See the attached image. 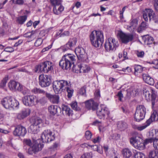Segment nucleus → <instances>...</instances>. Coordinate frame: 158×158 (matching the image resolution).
Returning <instances> with one entry per match:
<instances>
[{
	"label": "nucleus",
	"mask_w": 158,
	"mask_h": 158,
	"mask_svg": "<svg viewBox=\"0 0 158 158\" xmlns=\"http://www.w3.org/2000/svg\"><path fill=\"white\" fill-rule=\"evenodd\" d=\"M43 65H44V63L37 66L36 67V69L35 72H39L43 71L44 73V69H44V66Z\"/></svg>",
	"instance_id": "a19ab883"
},
{
	"label": "nucleus",
	"mask_w": 158,
	"mask_h": 158,
	"mask_svg": "<svg viewBox=\"0 0 158 158\" xmlns=\"http://www.w3.org/2000/svg\"><path fill=\"white\" fill-rule=\"evenodd\" d=\"M71 106L72 108L75 110H78L77 103L76 102H72L71 104Z\"/></svg>",
	"instance_id": "4d7b16f0"
},
{
	"label": "nucleus",
	"mask_w": 158,
	"mask_h": 158,
	"mask_svg": "<svg viewBox=\"0 0 158 158\" xmlns=\"http://www.w3.org/2000/svg\"><path fill=\"white\" fill-rule=\"evenodd\" d=\"M122 152L123 157L125 158H129L132 155L131 150L128 148L123 149Z\"/></svg>",
	"instance_id": "7c9ffc66"
},
{
	"label": "nucleus",
	"mask_w": 158,
	"mask_h": 158,
	"mask_svg": "<svg viewBox=\"0 0 158 158\" xmlns=\"http://www.w3.org/2000/svg\"><path fill=\"white\" fill-rule=\"evenodd\" d=\"M83 146H85L86 147H87V146H89L91 148H92V149L94 151H96L97 150L98 148V147H99V146H98L97 145H88V144H85L83 145Z\"/></svg>",
	"instance_id": "6e6d98bb"
},
{
	"label": "nucleus",
	"mask_w": 158,
	"mask_h": 158,
	"mask_svg": "<svg viewBox=\"0 0 158 158\" xmlns=\"http://www.w3.org/2000/svg\"><path fill=\"white\" fill-rule=\"evenodd\" d=\"M10 89H22L23 88V85L20 83L11 80L8 84Z\"/></svg>",
	"instance_id": "4be33fe9"
},
{
	"label": "nucleus",
	"mask_w": 158,
	"mask_h": 158,
	"mask_svg": "<svg viewBox=\"0 0 158 158\" xmlns=\"http://www.w3.org/2000/svg\"><path fill=\"white\" fill-rule=\"evenodd\" d=\"M150 118H151L153 121H157L158 119V114L156 111H154Z\"/></svg>",
	"instance_id": "a18cd8bd"
},
{
	"label": "nucleus",
	"mask_w": 158,
	"mask_h": 158,
	"mask_svg": "<svg viewBox=\"0 0 158 158\" xmlns=\"http://www.w3.org/2000/svg\"><path fill=\"white\" fill-rule=\"evenodd\" d=\"M44 73H48V72L52 71L53 69L54 64L49 61H46L44 62Z\"/></svg>",
	"instance_id": "b1692460"
},
{
	"label": "nucleus",
	"mask_w": 158,
	"mask_h": 158,
	"mask_svg": "<svg viewBox=\"0 0 158 158\" xmlns=\"http://www.w3.org/2000/svg\"><path fill=\"white\" fill-rule=\"evenodd\" d=\"M68 93L67 96L68 98H71L73 94V89H66Z\"/></svg>",
	"instance_id": "bf43d9fd"
},
{
	"label": "nucleus",
	"mask_w": 158,
	"mask_h": 158,
	"mask_svg": "<svg viewBox=\"0 0 158 158\" xmlns=\"http://www.w3.org/2000/svg\"><path fill=\"white\" fill-rule=\"evenodd\" d=\"M23 143L25 145L24 146V148L25 149L27 148V146L28 147H31L32 144L31 141L30 139H24L23 140Z\"/></svg>",
	"instance_id": "58836bf2"
},
{
	"label": "nucleus",
	"mask_w": 158,
	"mask_h": 158,
	"mask_svg": "<svg viewBox=\"0 0 158 158\" xmlns=\"http://www.w3.org/2000/svg\"><path fill=\"white\" fill-rule=\"evenodd\" d=\"M93 154L91 152H86L84 153L81 158H92Z\"/></svg>",
	"instance_id": "37998d69"
},
{
	"label": "nucleus",
	"mask_w": 158,
	"mask_h": 158,
	"mask_svg": "<svg viewBox=\"0 0 158 158\" xmlns=\"http://www.w3.org/2000/svg\"><path fill=\"white\" fill-rule=\"evenodd\" d=\"M4 51L9 52H12L14 51V50L13 48L12 47H7L5 48Z\"/></svg>",
	"instance_id": "680f3d73"
},
{
	"label": "nucleus",
	"mask_w": 158,
	"mask_h": 158,
	"mask_svg": "<svg viewBox=\"0 0 158 158\" xmlns=\"http://www.w3.org/2000/svg\"><path fill=\"white\" fill-rule=\"evenodd\" d=\"M146 23L144 22H142L140 27H138V31L139 32H140L144 29L146 27Z\"/></svg>",
	"instance_id": "c03bdc74"
},
{
	"label": "nucleus",
	"mask_w": 158,
	"mask_h": 158,
	"mask_svg": "<svg viewBox=\"0 0 158 158\" xmlns=\"http://www.w3.org/2000/svg\"><path fill=\"white\" fill-rule=\"evenodd\" d=\"M153 142V139L152 138H149V139H146L145 140H143V143L144 144V149L145 148V145L149 143Z\"/></svg>",
	"instance_id": "de8ad7c7"
},
{
	"label": "nucleus",
	"mask_w": 158,
	"mask_h": 158,
	"mask_svg": "<svg viewBox=\"0 0 158 158\" xmlns=\"http://www.w3.org/2000/svg\"><path fill=\"white\" fill-rule=\"evenodd\" d=\"M27 132V130L24 127L21 125H18L15 127V130L13 131V134L15 136L23 137Z\"/></svg>",
	"instance_id": "dca6fc26"
},
{
	"label": "nucleus",
	"mask_w": 158,
	"mask_h": 158,
	"mask_svg": "<svg viewBox=\"0 0 158 158\" xmlns=\"http://www.w3.org/2000/svg\"><path fill=\"white\" fill-rule=\"evenodd\" d=\"M143 95L145 97L147 101L151 99L152 104L153 106L155 103V101L156 97V92L154 89H143Z\"/></svg>",
	"instance_id": "9d476101"
},
{
	"label": "nucleus",
	"mask_w": 158,
	"mask_h": 158,
	"mask_svg": "<svg viewBox=\"0 0 158 158\" xmlns=\"http://www.w3.org/2000/svg\"><path fill=\"white\" fill-rule=\"evenodd\" d=\"M127 123L122 121H119L117 123L118 128L121 131L124 130L127 127Z\"/></svg>",
	"instance_id": "473e14b6"
},
{
	"label": "nucleus",
	"mask_w": 158,
	"mask_h": 158,
	"mask_svg": "<svg viewBox=\"0 0 158 158\" xmlns=\"http://www.w3.org/2000/svg\"><path fill=\"white\" fill-rule=\"evenodd\" d=\"M33 123L40 128L43 126H45V124H47L48 123H44V121L41 119L39 118H37L33 120Z\"/></svg>",
	"instance_id": "bb28decb"
},
{
	"label": "nucleus",
	"mask_w": 158,
	"mask_h": 158,
	"mask_svg": "<svg viewBox=\"0 0 158 158\" xmlns=\"http://www.w3.org/2000/svg\"><path fill=\"white\" fill-rule=\"evenodd\" d=\"M36 97L34 95H27L23 97V101L26 106H31L35 104V102H36Z\"/></svg>",
	"instance_id": "a211bd4d"
},
{
	"label": "nucleus",
	"mask_w": 158,
	"mask_h": 158,
	"mask_svg": "<svg viewBox=\"0 0 158 158\" xmlns=\"http://www.w3.org/2000/svg\"><path fill=\"white\" fill-rule=\"evenodd\" d=\"M146 112V108L143 105H139L136 108V110L134 115L135 121L139 122L144 118Z\"/></svg>",
	"instance_id": "1a4fd4ad"
},
{
	"label": "nucleus",
	"mask_w": 158,
	"mask_h": 158,
	"mask_svg": "<svg viewBox=\"0 0 158 158\" xmlns=\"http://www.w3.org/2000/svg\"><path fill=\"white\" fill-rule=\"evenodd\" d=\"M46 97L52 103L58 104L59 102V97L56 95H52L50 94L46 93Z\"/></svg>",
	"instance_id": "393cba45"
},
{
	"label": "nucleus",
	"mask_w": 158,
	"mask_h": 158,
	"mask_svg": "<svg viewBox=\"0 0 158 158\" xmlns=\"http://www.w3.org/2000/svg\"><path fill=\"white\" fill-rule=\"evenodd\" d=\"M119 35L122 42L125 44L131 41L133 38V35L131 34H125L121 31Z\"/></svg>",
	"instance_id": "6ab92c4d"
},
{
	"label": "nucleus",
	"mask_w": 158,
	"mask_h": 158,
	"mask_svg": "<svg viewBox=\"0 0 158 158\" xmlns=\"http://www.w3.org/2000/svg\"><path fill=\"white\" fill-rule=\"evenodd\" d=\"M118 46V41L112 38H108L105 44V48L107 52L115 51Z\"/></svg>",
	"instance_id": "6e6552de"
},
{
	"label": "nucleus",
	"mask_w": 158,
	"mask_h": 158,
	"mask_svg": "<svg viewBox=\"0 0 158 158\" xmlns=\"http://www.w3.org/2000/svg\"><path fill=\"white\" fill-rule=\"evenodd\" d=\"M27 16L26 15L20 16L17 19L16 21L19 24H23L27 20Z\"/></svg>",
	"instance_id": "c9c22d12"
},
{
	"label": "nucleus",
	"mask_w": 158,
	"mask_h": 158,
	"mask_svg": "<svg viewBox=\"0 0 158 158\" xmlns=\"http://www.w3.org/2000/svg\"><path fill=\"white\" fill-rule=\"evenodd\" d=\"M143 16L145 21H148L149 18L150 21L152 20L155 23H158V15L151 9H145L143 12Z\"/></svg>",
	"instance_id": "7ed1b4c3"
},
{
	"label": "nucleus",
	"mask_w": 158,
	"mask_h": 158,
	"mask_svg": "<svg viewBox=\"0 0 158 158\" xmlns=\"http://www.w3.org/2000/svg\"><path fill=\"white\" fill-rule=\"evenodd\" d=\"M62 109L63 111H65L66 114L68 116L72 114V110L67 106L63 105L62 106Z\"/></svg>",
	"instance_id": "f704fd0d"
},
{
	"label": "nucleus",
	"mask_w": 158,
	"mask_h": 158,
	"mask_svg": "<svg viewBox=\"0 0 158 158\" xmlns=\"http://www.w3.org/2000/svg\"><path fill=\"white\" fill-rule=\"evenodd\" d=\"M136 54L138 57H142L144 56V52L143 51H137Z\"/></svg>",
	"instance_id": "338daca9"
},
{
	"label": "nucleus",
	"mask_w": 158,
	"mask_h": 158,
	"mask_svg": "<svg viewBox=\"0 0 158 158\" xmlns=\"http://www.w3.org/2000/svg\"><path fill=\"white\" fill-rule=\"evenodd\" d=\"M153 146L155 149L158 150V139L153 141Z\"/></svg>",
	"instance_id": "052dcab7"
},
{
	"label": "nucleus",
	"mask_w": 158,
	"mask_h": 158,
	"mask_svg": "<svg viewBox=\"0 0 158 158\" xmlns=\"http://www.w3.org/2000/svg\"><path fill=\"white\" fill-rule=\"evenodd\" d=\"M51 5L54 6L53 12L54 14L59 15L62 11L64 9L63 6L60 5L58 7V10L57 11L56 7L61 5V0H50Z\"/></svg>",
	"instance_id": "2eb2a0df"
},
{
	"label": "nucleus",
	"mask_w": 158,
	"mask_h": 158,
	"mask_svg": "<svg viewBox=\"0 0 158 158\" xmlns=\"http://www.w3.org/2000/svg\"><path fill=\"white\" fill-rule=\"evenodd\" d=\"M11 1L13 3L19 5H22L24 3L23 0H11Z\"/></svg>",
	"instance_id": "49530a36"
},
{
	"label": "nucleus",
	"mask_w": 158,
	"mask_h": 158,
	"mask_svg": "<svg viewBox=\"0 0 158 158\" xmlns=\"http://www.w3.org/2000/svg\"><path fill=\"white\" fill-rule=\"evenodd\" d=\"M94 96L95 98L97 99H98L100 97L99 89H96L94 91Z\"/></svg>",
	"instance_id": "864d4df0"
},
{
	"label": "nucleus",
	"mask_w": 158,
	"mask_h": 158,
	"mask_svg": "<svg viewBox=\"0 0 158 158\" xmlns=\"http://www.w3.org/2000/svg\"><path fill=\"white\" fill-rule=\"evenodd\" d=\"M33 34L32 31L29 32L24 34L23 35V36L27 38H30L33 35Z\"/></svg>",
	"instance_id": "e2e57ef3"
},
{
	"label": "nucleus",
	"mask_w": 158,
	"mask_h": 158,
	"mask_svg": "<svg viewBox=\"0 0 158 158\" xmlns=\"http://www.w3.org/2000/svg\"><path fill=\"white\" fill-rule=\"evenodd\" d=\"M18 91L22 93L23 95L29 94V91L28 89H17Z\"/></svg>",
	"instance_id": "5fc2aeb1"
},
{
	"label": "nucleus",
	"mask_w": 158,
	"mask_h": 158,
	"mask_svg": "<svg viewBox=\"0 0 158 158\" xmlns=\"http://www.w3.org/2000/svg\"><path fill=\"white\" fill-rule=\"evenodd\" d=\"M76 42L75 39H70L68 42L63 47V51L64 52L68 49H70L72 47L75 45Z\"/></svg>",
	"instance_id": "5701e85b"
},
{
	"label": "nucleus",
	"mask_w": 158,
	"mask_h": 158,
	"mask_svg": "<svg viewBox=\"0 0 158 158\" xmlns=\"http://www.w3.org/2000/svg\"><path fill=\"white\" fill-rule=\"evenodd\" d=\"M41 140L38 139L37 140L33 139V144L32 146L28 147L26 149V152L29 154H32L41 150L43 147V144H41Z\"/></svg>",
	"instance_id": "423d86ee"
},
{
	"label": "nucleus",
	"mask_w": 158,
	"mask_h": 158,
	"mask_svg": "<svg viewBox=\"0 0 158 158\" xmlns=\"http://www.w3.org/2000/svg\"><path fill=\"white\" fill-rule=\"evenodd\" d=\"M77 57L72 54H67L64 55L60 60L59 66L64 69L69 70L72 64L76 61Z\"/></svg>",
	"instance_id": "f257e3e1"
},
{
	"label": "nucleus",
	"mask_w": 158,
	"mask_h": 158,
	"mask_svg": "<svg viewBox=\"0 0 158 158\" xmlns=\"http://www.w3.org/2000/svg\"><path fill=\"white\" fill-rule=\"evenodd\" d=\"M143 80L147 83L151 85H153L154 84V81L153 78L147 74H143Z\"/></svg>",
	"instance_id": "cd10ccee"
},
{
	"label": "nucleus",
	"mask_w": 158,
	"mask_h": 158,
	"mask_svg": "<svg viewBox=\"0 0 158 158\" xmlns=\"http://www.w3.org/2000/svg\"><path fill=\"white\" fill-rule=\"evenodd\" d=\"M135 70V74L136 75V73H141L143 71L142 67L139 65H135L134 67Z\"/></svg>",
	"instance_id": "79ce46f5"
},
{
	"label": "nucleus",
	"mask_w": 158,
	"mask_h": 158,
	"mask_svg": "<svg viewBox=\"0 0 158 158\" xmlns=\"http://www.w3.org/2000/svg\"><path fill=\"white\" fill-rule=\"evenodd\" d=\"M40 128L39 126H37L32 123L29 127L28 131L32 133L36 134L39 131Z\"/></svg>",
	"instance_id": "2f4dec72"
},
{
	"label": "nucleus",
	"mask_w": 158,
	"mask_h": 158,
	"mask_svg": "<svg viewBox=\"0 0 158 158\" xmlns=\"http://www.w3.org/2000/svg\"><path fill=\"white\" fill-rule=\"evenodd\" d=\"M78 93V94L80 95H81L84 96H86L85 89H79Z\"/></svg>",
	"instance_id": "13d9d810"
},
{
	"label": "nucleus",
	"mask_w": 158,
	"mask_h": 158,
	"mask_svg": "<svg viewBox=\"0 0 158 158\" xmlns=\"http://www.w3.org/2000/svg\"><path fill=\"white\" fill-rule=\"evenodd\" d=\"M32 92L35 94H44L46 93L42 89H32Z\"/></svg>",
	"instance_id": "09e8293b"
},
{
	"label": "nucleus",
	"mask_w": 158,
	"mask_h": 158,
	"mask_svg": "<svg viewBox=\"0 0 158 158\" xmlns=\"http://www.w3.org/2000/svg\"><path fill=\"white\" fill-rule=\"evenodd\" d=\"M8 80V76L7 75L2 81L0 83V88H3L6 85L7 81Z\"/></svg>",
	"instance_id": "ea45409f"
},
{
	"label": "nucleus",
	"mask_w": 158,
	"mask_h": 158,
	"mask_svg": "<svg viewBox=\"0 0 158 158\" xmlns=\"http://www.w3.org/2000/svg\"><path fill=\"white\" fill-rule=\"evenodd\" d=\"M53 89H70L71 88V85L70 82L67 81L61 80L56 81H54L53 83Z\"/></svg>",
	"instance_id": "9b49d317"
},
{
	"label": "nucleus",
	"mask_w": 158,
	"mask_h": 158,
	"mask_svg": "<svg viewBox=\"0 0 158 158\" xmlns=\"http://www.w3.org/2000/svg\"><path fill=\"white\" fill-rule=\"evenodd\" d=\"M39 84L42 87L49 85L51 83L50 77L46 75H41L39 77Z\"/></svg>",
	"instance_id": "f3484780"
},
{
	"label": "nucleus",
	"mask_w": 158,
	"mask_h": 158,
	"mask_svg": "<svg viewBox=\"0 0 158 158\" xmlns=\"http://www.w3.org/2000/svg\"><path fill=\"white\" fill-rule=\"evenodd\" d=\"M147 127V126H146L145 124L144 125L141 126H133V127L135 129H137L138 130L141 131Z\"/></svg>",
	"instance_id": "3c124183"
},
{
	"label": "nucleus",
	"mask_w": 158,
	"mask_h": 158,
	"mask_svg": "<svg viewBox=\"0 0 158 158\" xmlns=\"http://www.w3.org/2000/svg\"><path fill=\"white\" fill-rule=\"evenodd\" d=\"M46 35L45 31L44 30H42L40 31L39 35V38H41L44 37Z\"/></svg>",
	"instance_id": "0e129e2a"
},
{
	"label": "nucleus",
	"mask_w": 158,
	"mask_h": 158,
	"mask_svg": "<svg viewBox=\"0 0 158 158\" xmlns=\"http://www.w3.org/2000/svg\"><path fill=\"white\" fill-rule=\"evenodd\" d=\"M48 110L50 113L53 115L59 113L61 111L60 108L59 107L54 105H51L49 106Z\"/></svg>",
	"instance_id": "a878e982"
},
{
	"label": "nucleus",
	"mask_w": 158,
	"mask_h": 158,
	"mask_svg": "<svg viewBox=\"0 0 158 158\" xmlns=\"http://www.w3.org/2000/svg\"><path fill=\"white\" fill-rule=\"evenodd\" d=\"M83 63L78 64L77 66L74 65L73 67V72L76 73H87L89 71L90 69V67L87 64Z\"/></svg>",
	"instance_id": "f8f14e48"
},
{
	"label": "nucleus",
	"mask_w": 158,
	"mask_h": 158,
	"mask_svg": "<svg viewBox=\"0 0 158 158\" xmlns=\"http://www.w3.org/2000/svg\"><path fill=\"white\" fill-rule=\"evenodd\" d=\"M92 134L89 131H86L85 134V137L87 139L89 140L91 138Z\"/></svg>",
	"instance_id": "603ef678"
},
{
	"label": "nucleus",
	"mask_w": 158,
	"mask_h": 158,
	"mask_svg": "<svg viewBox=\"0 0 158 158\" xmlns=\"http://www.w3.org/2000/svg\"><path fill=\"white\" fill-rule=\"evenodd\" d=\"M149 158H158V151L155 150L151 151L149 154Z\"/></svg>",
	"instance_id": "e433bc0d"
},
{
	"label": "nucleus",
	"mask_w": 158,
	"mask_h": 158,
	"mask_svg": "<svg viewBox=\"0 0 158 158\" xmlns=\"http://www.w3.org/2000/svg\"><path fill=\"white\" fill-rule=\"evenodd\" d=\"M141 135L136 136L130 139V142L136 148L141 150L144 149V144L143 143V139Z\"/></svg>",
	"instance_id": "39448f33"
},
{
	"label": "nucleus",
	"mask_w": 158,
	"mask_h": 158,
	"mask_svg": "<svg viewBox=\"0 0 158 158\" xmlns=\"http://www.w3.org/2000/svg\"><path fill=\"white\" fill-rule=\"evenodd\" d=\"M155 10L158 12V0H155L154 3Z\"/></svg>",
	"instance_id": "69168bd1"
},
{
	"label": "nucleus",
	"mask_w": 158,
	"mask_h": 158,
	"mask_svg": "<svg viewBox=\"0 0 158 158\" xmlns=\"http://www.w3.org/2000/svg\"><path fill=\"white\" fill-rule=\"evenodd\" d=\"M86 107L88 110H95L98 106V103L94 102L93 100H88L85 102Z\"/></svg>",
	"instance_id": "412c9836"
},
{
	"label": "nucleus",
	"mask_w": 158,
	"mask_h": 158,
	"mask_svg": "<svg viewBox=\"0 0 158 158\" xmlns=\"http://www.w3.org/2000/svg\"><path fill=\"white\" fill-rule=\"evenodd\" d=\"M43 40L42 38L38 39L35 43V46L37 47L40 46L43 42Z\"/></svg>",
	"instance_id": "8fccbe9b"
},
{
	"label": "nucleus",
	"mask_w": 158,
	"mask_h": 158,
	"mask_svg": "<svg viewBox=\"0 0 158 158\" xmlns=\"http://www.w3.org/2000/svg\"><path fill=\"white\" fill-rule=\"evenodd\" d=\"M1 103L6 109L18 108L19 104L17 101L13 100L12 98L9 97L3 98L1 101Z\"/></svg>",
	"instance_id": "20e7f679"
},
{
	"label": "nucleus",
	"mask_w": 158,
	"mask_h": 158,
	"mask_svg": "<svg viewBox=\"0 0 158 158\" xmlns=\"http://www.w3.org/2000/svg\"><path fill=\"white\" fill-rule=\"evenodd\" d=\"M89 38L91 44L96 48L101 46L104 42L103 34L100 31H93L89 35Z\"/></svg>",
	"instance_id": "f03ea898"
},
{
	"label": "nucleus",
	"mask_w": 158,
	"mask_h": 158,
	"mask_svg": "<svg viewBox=\"0 0 158 158\" xmlns=\"http://www.w3.org/2000/svg\"><path fill=\"white\" fill-rule=\"evenodd\" d=\"M142 40L143 41L145 44L149 45L152 44L153 42V37L150 36L148 35H144L142 37Z\"/></svg>",
	"instance_id": "c756f323"
},
{
	"label": "nucleus",
	"mask_w": 158,
	"mask_h": 158,
	"mask_svg": "<svg viewBox=\"0 0 158 158\" xmlns=\"http://www.w3.org/2000/svg\"><path fill=\"white\" fill-rule=\"evenodd\" d=\"M149 138H152L153 141L158 139V130L153 129L149 132Z\"/></svg>",
	"instance_id": "c85d7f7f"
},
{
	"label": "nucleus",
	"mask_w": 158,
	"mask_h": 158,
	"mask_svg": "<svg viewBox=\"0 0 158 158\" xmlns=\"http://www.w3.org/2000/svg\"><path fill=\"white\" fill-rule=\"evenodd\" d=\"M110 113L108 108L104 105H101L97 109V114L100 118H104L106 115L108 116Z\"/></svg>",
	"instance_id": "4468645a"
},
{
	"label": "nucleus",
	"mask_w": 158,
	"mask_h": 158,
	"mask_svg": "<svg viewBox=\"0 0 158 158\" xmlns=\"http://www.w3.org/2000/svg\"><path fill=\"white\" fill-rule=\"evenodd\" d=\"M31 112V110L29 108L24 109L17 114V118L19 120L23 119L29 115Z\"/></svg>",
	"instance_id": "aec40b11"
},
{
	"label": "nucleus",
	"mask_w": 158,
	"mask_h": 158,
	"mask_svg": "<svg viewBox=\"0 0 158 158\" xmlns=\"http://www.w3.org/2000/svg\"><path fill=\"white\" fill-rule=\"evenodd\" d=\"M78 60L81 62L88 61V57L86 54L83 48L78 47L76 48L75 51Z\"/></svg>",
	"instance_id": "ddd939ff"
},
{
	"label": "nucleus",
	"mask_w": 158,
	"mask_h": 158,
	"mask_svg": "<svg viewBox=\"0 0 158 158\" xmlns=\"http://www.w3.org/2000/svg\"><path fill=\"white\" fill-rule=\"evenodd\" d=\"M118 97V99L120 101H122V98H123V94L122 93V91H120L118 93L117 95Z\"/></svg>",
	"instance_id": "774afa93"
},
{
	"label": "nucleus",
	"mask_w": 158,
	"mask_h": 158,
	"mask_svg": "<svg viewBox=\"0 0 158 158\" xmlns=\"http://www.w3.org/2000/svg\"><path fill=\"white\" fill-rule=\"evenodd\" d=\"M134 158H145V155L141 152H137L135 150L133 151Z\"/></svg>",
	"instance_id": "4c0bfd02"
},
{
	"label": "nucleus",
	"mask_w": 158,
	"mask_h": 158,
	"mask_svg": "<svg viewBox=\"0 0 158 158\" xmlns=\"http://www.w3.org/2000/svg\"><path fill=\"white\" fill-rule=\"evenodd\" d=\"M55 139V134L50 130H44L42 133L41 135L42 140L40 139L41 144L42 142L48 143L51 142Z\"/></svg>",
	"instance_id": "0eeeda50"
},
{
	"label": "nucleus",
	"mask_w": 158,
	"mask_h": 158,
	"mask_svg": "<svg viewBox=\"0 0 158 158\" xmlns=\"http://www.w3.org/2000/svg\"><path fill=\"white\" fill-rule=\"evenodd\" d=\"M138 24V21L136 19H131V20L129 25H128L127 27L132 29H134L137 27Z\"/></svg>",
	"instance_id": "72a5a7b5"
}]
</instances>
